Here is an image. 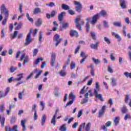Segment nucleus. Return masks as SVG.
<instances>
[{
  "instance_id": "obj_1",
  "label": "nucleus",
  "mask_w": 131,
  "mask_h": 131,
  "mask_svg": "<svg viewBox=\"0 0 131 131\" xmlns=\"http://www.w3.org/2000/svg\"><path fill=\"white\" fill-rule=\"evenodd\" d=\"M107 12L105 10H101L99 13H97L92 16V19L91 21V24L92 25H95L97 23L100 16H103V17H104L105 16H107Z\"/></svg>"
},
{
  "instance_id": "obj_2",
  "label": "nucleus",
  "mask_w": 131,
  "mask_h": 131,
  "mask_svg": "<svg viewBox=\"0 0 131 131\" xmlns=\"http://www.w3.org/2000/svg\"><path fill=\"white\" fill-rule=\"evenodd\" d=\"M0 10L1 14H4L5 15L4 19L2 21V25H6V23L8 21V18L9 17V10L6 8V6L5 4H3L0 7Z\"/></svg>"
},
{
  "instance_id": "obj_3",
  "label": "nucleus",
  "mask_w": 131,
  "mask_h": 131,
  "mask_svg": "<svg viewBox=\"0 0 131 131\" xmlns=\"http://www.w3.org/2000/svg\"><path fill=\"white\" fill-rule=\"evenodd\" d=\"M75 23L76 24L77 28H78L79 30L81 31V26L84 24V22L80 18V17L78 16V17L76 18Z\"/></svg>"
},
{
  "instance_id": "obj_4",
  "label": "nucleus",
  "mask_w": 131,
  "mask_h": 131,
  "mask_svg": "<svg viewBox=\"0 0 131 131\" xmlns=\"http://www.w3.org/2000/svg\"><path fill=\"white\" fill-rule=\"evenodd\" d=\"M32 33V30H30L26 38V42L24 43L25 46H28L30 42L32 41V38H31V34Z\"/></svg>"
},
{
  "instance_id": "obj_5",
  "label": "nucleus",
  "mask_w": 131,
  "mask_h": 131,
  "mask_svg": "<svg viewBox=\"0 0 131 131\" xmlns=\"http://www.w3.org/2000/svg\"><path fill=\"white\" fill-rule=\"evenodd\" d=\"M53 40H54V41H56L55 47H58V45H60V43H61L63 41V38H60V35L58 34H56L53 37Z\"/></svg>"
},
{
  "instance_id": "obj_6",
  "label": "nucleus",
  "mask_w": 131,
  "mask_h": 131,
  "mask_svg": "<svg viewBox=\"0 0 131 131\" xmlns=\"http://www.w3.org/2000/svg\"><path fill=\"white\" fill-rule=\"evenodd\" d=\"M25 53H23L20 56V61H23L24 63L23 65L24 66H25L26 65V63H28L29 62V56L28 55H26Z\"/></svg>"
},
{
  "instance_id": "obj_7",
  "label": "nucleus",
  "mask_w": 131,
  "mask_h": 131,
  "mask_svg": "<svg viewBox=\"0 0 131 131\" xmlns=\"http://www.w3.org/2000/svg\"><path fill=\"white\" fill-rule=\"evenodd\" d=\"M74 5L76 6L75 8V10L77 13H80L82 10V5L79 2L74 1Z\"/></svg>"
},
{
  "instance_id": "obj_8",
  "label": "nucleus",
  "mask_w": 131,
  "mask_h": 131,
  "mask_svg": "<svg viewBox=\"0 0 131 131\" xmlns=\"http://www.w3.org/2000/svg\"><path fill=\"white\" fill-rule=\"evenodd\" d=\"M55 62H56V53H52L51 56V66L52 67H54V65H55Z\"/></svg>"
},
{
  "instance_id": "obj_9",
  "label": "nucleus",
  "mask_w": 131,
  "mask_h": 131,
  "mask_svg": "<svg viewBox=\"0 0 131 131\" xmlns=\"http://www.w3.org/2000/svg\"><path fill=\"white\" fill-rule=\"evenodd\" d=\"M105 110H106V105L102 106L98 113L99 118L102 117V116H103V115H104V114H105Z\"/></svg>"
},
{
  "instance_id": "obj_10",
  "label": "nucleus",
  "mask_w": 131,
  "mask_h": 131,
  "mask_svg": "<svg viewBox=\"0 0 131 131\" xmlns=\"http://www.w3.org/2000/svg\"><path fill=\"white\" fill-rule=\"evenodd\" d=\"M6 131H19L18 130V125H15L13 126V127H9L8 126H6Z\"/></svg>"
},
{
  "instance_id": "obj_11",
  "label": "nucleus",
  "mask_w": 131,
  "mask_h": 131,
  "mask_svg": "<svg viewBox=\"0 0 131 131\" xmlns=\"http://www.w3.org/2000/svg\"><path fill=\"white\" fill-rule=\"evenodd\" d=\"M70 36H72V37H78V36H79V35L78 34V32L74 30H71L70 31Z\"/></svg>"
},
{
  "instance_id": "obj_12",
  "label": "nucleus",
  "mask_w": 131,
  "mask_h": 131,
  "mask_svg": "<svg viewBox=\"0 0 131 131\" xmlns=\"http://www.w3.org/2000/svg\"><path fill=\"white\" fill-rule=\"evenodd\" d=\"M111 125V121H108L106 123H105V125H102L101 126V129H103L104 131H108V128L107 127H108V126H110Z\"/></svg>"
},
{
  "instance_id": "obj_13",
  "label": "nucleus",
  "mask_w": 131,
  "mask_h": 131,
  "mask_svg": "<svg viewBox=\"0 0 131 131\" xmlns=\"http://www.w3.org/2000/svg\"><path fill=\"white\" fill-rule=\"evenodd\" d=\"M98 92H94V94L95 95V98L96 99H99L100 101H101V102H103L104 101V98H103V95L101 94H98Z\"/></svg>"
},
{
  "instance_id": "obj_14",
  "label": "nucleus",
  "mask_w": 131,
  "mask_h": 131,
  "mask_svg": "<svg viewBox=\"0 0 131 131\" xmlns=\"http://www.w3.org/2000/svg\"><path fill=\"white\" fill-rule=\"evenodd\" d=\"M99 45H100V41H97L96 42L95 44H91L90 48H91L92 49L98 50V47H99Z\"/></svg>"
},
{
  "instance_id": "obj_15",
  "label": "nucleus",
  "mask_w": 131,
  "mask_h": 131,
  "mask_svg": "<svg viewBox=\"0 0 131 131\" xmlns=\"http://www.w3.org/2000/svg\"><path fill=\"white\" fill-rule=\"evenodd\" d=\"M91 19L92 18H91V17H88L87 18H86V30L87 32H89L90 31V24L89 23V22L91 21Z\"/></svg>"
},
{
  "instance_id": "obj_16",
  "label": "nucleus",
  "mask_w": 131,
  "mask_h": 131,
  "mask_svg": "<svg viewBox=\"0 0 131 131\" xmlns=\"http://www.w3.org/2000/svg\"><path fill=\"white\" fill-rule=\"evenodd\" d=\"M129 97H130V95H129V94L126 95L124 102H125V103H127V102H128V100H129L128 105H129V107H131V99H129Z\"/></svg>"
},
{
  "instance_id": "obj_17",
  "label": "nucleus",
  "mask_w": 131,
  "mask_h": 131,
  "mask_svg": "<svg viewBox=\"0 0 131 131\" xmlns=\"http://www.w3.org/2000/svg\"><path fill=\"white\" fill-rule=\"evenodd\" d=\"M10 93V88L9 87L7 88L6 89L5 93V94H1L0 95V100L2 99V98H5V97H6V96Z\"/></svg>"
},
{
  "instance_id": "obj_18",
  "label": "nucleus",
  "mask_w": 131,
  "mask_h": 131,
  "mask_svg": "<svg viewBox=\"0 0 131 131\" xmlns=\"http://www.w3.org/2000/svg\"><path fill=\"white\" fill-rule=\"evenodd\" d=\"M65 15H66V13L65 12H62L58 15V19L60 22H62V20H63V17H64V16H65Z\"/></svg>"
},
{
  "instance_id": "obj_19",
  "label": "nucleus",
  "mask_w": 131,
  "mask_h": 131,
  "mask_svg": "<svg viewBox=\"0 0 131 131\" xmlns=\"http://www.w3.org/2000/svg\"><path fill=\"white\" fill-rule=\"evenodd\" d=\"M42 24V19L40 18H39L35 23V25L37 27H39Z\"/></svg>"
},
{
  "instance_id": "obj_20",
  "label": "nucleus",
  "mask_w": 131,
  "mask_h": 131,
  "mask_svg": "<svg viewBox=\"0 0 131 131\" xmlns=\"http://www.w3.org/2000/svg\"><path fill=\"white\" fill-rule=\"evenodd\" d=\"M120 7L122 9H125L126 8V2L125 0H120Z\"/></svg>"
},
{
  "instance_id": "obj_21",
  "label": "nucleus",
  "mask_w": 131,
  "mask_h": 131,
  "mask_svg": "<svg viewBox=\"0 0 131 131\" xmlns=\"http://www.w3.org/2000/svg\"><path fill=\"white\" fill-rule=\"evenodd\" d=\"M26 123V120H23L20 121V124L21 126L23 127V131H26V125H25V123Z\"/></svg>"
},
{
  "instance_id": "obj_22",
  "label": "nucleus",
  "mask_w": 131,
  "mask_h": 131,
  "mask_svg": "<svg viewBox=\"0 0 131 131\" xmlns=\"http://www.w3.org/2000/svg\"><path fill=\"white\" fill-rule=\"evenodd\" d=\"M40 13H41V10L38 7L36 8L33 11V15H36L37 14H39Z\"/></svg>"
},
{
  "instance_id": "obj_23",
  "label": "nucleus",
  "mask_w": 131,
  "mask_h": 131,
  "mask_svg": "<svg viewBox=\"0 0 131 131\" xmlns=\"http://www.w3.org/2000/svg\"><path fill=\"white\" fill-rule=\"evenodd\" d=\"M100 92V86L99 85V82H96L95 89L94 90V93H97Z\"/></svg>"
},
{
  "instance_id": "obj_24",
  "label": "nucleus",
  "mask_w": 131,
  "mask_h": 131,
  "mask_svg": "<svg viewBox=\"0 0 131 131\" xmlns=\"http://www.w3.org/2000/svg\"><path fill=\"white\" fill-rule=\"evenodd\" d=\"M112 35H113V36H115V38H117V39H118V41H120V40H121V37H120V36H119L118 34L115 33V32H113L112 33Z\"/></svg>"
},
{
  "instance_id": "obj_25",
  "label": "nucleus",
  "mask_w": 131,
  "mask_h": 131,
  "mask_svg": "<svg viewBox=\"0 0 131 131\" xmlns=\"http://www.w3.org/2000/svg\"><path fill=\"white\" fill-rule=\"evenodd\" d=\"M47 119V115H43L41 119V125H45V123L46 122V120Z\"/></svg>"
},
{
  "instance_id": "obj_26",
  "label": "nucleus",
  "mask_w": 131,
  "mask_h": 131,
  "mask_svg": "<svg viewBox=\"0 0 131 131\" xmlns=\"http://www.w3.org/2000/svg\"><path fill=\"white\" fill-rule=\"evenodd\" d=\"M23 74H19L17 76H20L19 78H15L13 79V81H20L23 78Z\"/></svg>"
},
{
  "instance_id": "obj_27",
  "label": "nucleus",
  "mask_w": 131,
  "mask_h": 131,
  "mask_svg": "<svg viewBox=\"0 0 131 131\" xmlns=\"http://www.w3.org/2000/svg\"><path fill=\"white\" fill-rule=\"evenodd\" d=\"M120 119V118H119V117H116L115 118V119L114 120V122L115 123V126H117V125H118V124H119Z\"/></svg>"
},
{
  "instance_id": "obj_28",
  "label": "nucleus",
  "mask_w": 131,
  "mask_h": 131,
  "mask_svg": "<svg viewBox=\"0 0 131 131\" xmlns=\"http://www.w3.org/2000/svg\"><path fill=\"white\" fill-rule=\"evenodd\" d=\"M69 64H70V58L68 59L67 61H66V63L62 68V70L63 71H65V70H66V67H67V66H69Z\"/></svg>"
},
{
  "instance_id": "obj_29",
  "label": "nucleus",
  "mask_w": 131,
  "mask_h": 131,
  "mask_svg": "<svg viewBox=\"0 0 131 131\" xmlns=\"http://www.w3.org/2000/svg\"><path fill=\"white\" fill-rule=\"evenodd\" d=\"M61 9L62 10H64L65 11H67L70 9V7H69V6L63 4L61 5Z\"/></svg>"
},
{
  "instance_id": "obj_30",
  "label": "nucleus",
  "mask_w": 131,
  "mask_h": 131,
  "mask_svg": "<svg viewBox=\"0 0 131 131\" xmlns=\"http://www.w3.org/2000/svg\"><path fill=\"white\" fill-rule=\"evenodd\" d=\"M1 120V125L2 127H4L5 126V121L6 120V118L5 117H2V116L0 115V122Z\"/></svg>"
},
{
  "instance_id": "obj_31",
  "label": "nucleus",
  "mask_w": 131,
  "mask_h": 131,
  "mask_svg": "<svg viewBox=\"0 0 131 131\" xmlns=\"http://www.w3.org/2000/svg\"><path fill=\"white\" fill-rule=\"evenodd\" d=\"M40 61H43V58H37L34 62V64L35 65H38V63L40 62Z\"/></svg>"
},
{
  "instance_id": "obj_32",
  "label": "nucleus",
  "mask_w": 131,
  "mask_h": 131,
  "mask_svg": "<svg viewBox=\"0 0 131 131\" xmlns=\"http://www.w3.org/2000/svg\"><path fill=\"white\" fill-rule=\"evenodd\" d=\"M59 73L60 76H62V77H64V76H66V75H67V72H66L65 71L61 70Z\"/></svg>"
},
{
  "instance_id": "obj_33",
  "label": "nucleus",
  "mask_w": 131,
  "mask_h": 131,
  "mask_svg": "<svg viewBox=\"0 0 131 131\" xmlns=\"http://www.w3.org/2000/svg\"><path fill=\"white\" fill-rule=\"evenodd\" d=\"M121 110L123 114H124L127 112V108H126V106L125 105L123 106Z\"/></svg>"
},
{
  "instance_id": "obj_34",
  "label": "nucleus",
  "mask_w": 131,
  "mask_h": 131,
  "mask_svg": "<svg viewBox=\"0 0 131 131\" xmlns=\"http://www.w3.org/2000/svg\"><path fill=\"white\" fill-rule=\"evenodd\" d=\"M69 26V24L68 23H63L62 27L60 28V30H63V28H65L66 29V28H67Z\"/></svg>"
},
{
  "instance_id": "obj_35",
  "label": "nucleus",
  "mask_w": 131,
  "mask_h": 131,
  "mask_svg": "<svg viewBox=\"0 0 131 131\" xmlns=\"http://www.w3.org/2000/svg\"><path fill=\"white\" fill-rule=\"evenodd\" d=\"M60 130L61 131H67V128L66 127V124H62L60 128Z\"/></svg>"
},
{
  "instance_id": "obj_36",
  "label": "nucleus",
  "mask_w": 131,
  "mask_h": 131,
  "mask_svg": "<svg viewBox=\"0 0 131 131\" xmlns=\"http://www.w3.org/2000/svg\"><path fill=\"white\" fill-rule=\"evenodd\" d=\"M89 98H83L81 101L80 104H81V105H83V104H85V103H88V102H89Z\"/></svg>"
},
{
  "instance_id": "obj_37",
  "label": "nucleus",
  "mask_w": 131,
  "mask_h": 131,
  "mask_svg": "<svg viewBox=\"0 0 131 131\" xmlns=\"http://www.w3.org/2000/svg\"><path fill=\"white\" fill-rule=\"evenodd\" d=\"M17 69H18V68L12 66L10 68V72L11 73H13V72H15Z\"/></svg>"
},
{
  "instance_id": "obj_38",
  "label": "nucleus",
  "mask_w": 131,
  "mask_h": 131,
  "mask_svg": "<svg viewBox=\"0 0 131 131\" xmlns=\"http://www.w3.org/2000/svg\"><path fill=\"white\" fill-rule=\"evenodd\" d=\"M114 26H116L117 27H122V26L121 25V22H114L113 23Z\"/></svg>"
},
{
  "instance_id": "obj_39",
  "label": "nucleus",
  "mask_w": 131,
  "mask_h": 131,
  "mask_svg": "<svg viewBox=\"0 0 131 131\" xmlns=\"http://www.w3.org/2000/svg\"><path fill=\"white\" fill-rule=\"evenodd\" d=\"M69 98H70V100L74 101V99H75L76 96H75V95H74L73 93H71L70 94Z\"/></svg>"
},
{
  "instance_id": "obj_40",
  "label": "nucleus",
  "mask_w": 131,
  "mask_h": 131,
  "mask_svg": "<svg viewBox=\"0 0 131 131\" xmlns=\"http://www.w3.org/2000/svg\"><path fill=\"white\" fill-rule=\"evenodd\" d=\"M56 15H57V11L56 10H52L50 14L51 18H54Z\"/></svg>"
},
{
  "instance_id": "obj_41",
  "label": "nucleus",
  "mask_w": 131,
  "mask_h": 131,
  "mask_svg": "<svg viewBox=\"0 0 131 131\" xmlns=\"http://www.w3.org/2000/svg\"><path fill=\"white\" fill-rule=\"evenodd\" d=\"M26 17L30 22H31V23H33V18L30 17V16H29V14L26 13Z\"/></svg>"
},
{
  "instance_id": "obj_42",
  "label": "nucleus",
  "mask_w": 131,
  "mask_h": 131,
  "mask_svg": "<svg viewBox=\"0 0 131 131\" xmlns=\"http://www.w3.org/2000/svg\"><path fill=\"white\" fill-rule=\"evenodd\" d=\"M92 60H93V61H94V63H95V64L96 65H99L100 64V63H101V61H100V60L96 59L94 57L92 58Z\"/></svg>"
},
{
  "instance_id": "obj_43",
  "label": "nucleus",
  "mask_w": 131,
  "mask_h": 131,
  "mask_svg": "<svg viewBox=\"0 0 131 131\" xmlns=\"http://www.w3.org/2000/svg\"><path fill=\"white\" fill-rule=\"evenodd\" d=\"M51 123H52L54 125H56V117H55V116H53V117L51 120Z\"/></svg>"
},
{
  "instance_id": "obj_44",
  "label": "nucleus",
  "mask_w": 131,
  "mask_h": 131,
  "mask_svg": "<svg viewBox=\"0 0 131 131\" xmlns=\"http://www.w3.org/2000/svg\"><path fill=\"white\" fill-rule=\"evenodd\" d=\"M112 80V84L113 86H116V80H115V78H112L111 79Z\"/></svg>"
},
{
  "instance_id": "obj_45",
  "label": "nucleus",
  "mask_w": 131,
  "mask_h": 131,
  "mask_svg": "<svg viewBox=\"0 0 131 131\" xmlns=\"http://www.w3.org/2000/svg\"><path fill=\"white\" fill-rule=\"evenodd\" d=\"M22 25H23V24H22V23H19L16 27L15 30H19V29H20L22 27Z\"/></svg>"
},
{
  "instance_id": "obj_46",
  "label": "nucleus",
  "mask_w": 131,
  "mask_h": 131,
  "mask_svg": "<svg viewBox=\"0 0 131 131\" xmlns=\"http://www.w3.org/2000/svg\"><path fill=\"white\" fill-rule=\"evenodd\" d=\"M131 119V116L129 115V114H126L125 115V117H124V119L125 120H127V119Z\"/></svg>"
},
{
  "instance_id": "obj_47",
  "label": "nucleus",
  "mask_w": 131,
  "mask_h": 131,
  "mask_svg": "<svg viewBox=\"0 0 131 131\" xmlns=\"http://www.w3.org/2000/svg\"><path fill=\"white\" fill-rule=\"evenodd\" d=\"M5 111V104H3L0 105V112L3 113Z\"/></svg>"
},
{
  "instance_id": "obj_48",
  "label": "nucleus",
  "mask_w": 131,
  "mask_h": 131,
  "mask_svg": "<svg viewBox=\"0 0 131 131\" xmlns=\"http://www.w3.org/2000/svg\"><path fill=\"white\" fill-rule=\"evenodd\" d=\"M18 31H15L14 32V34L12 36H11V38L12 39H14L16 37V36H17V35H18Z\"/></svg>"
},
{
  "instance_id": "obj_49",
  "label": "nucleus",
  "mask_w": 131,
  "mask_h": 131,
  "mask_svg": "<svg viewBox=\"0 0 131 131\" xmlns=\"http://www.w3.org/2000/svg\"><path fill=\"white\" fill-rule=\"evenodd\" d=\"M76 67V63L74 62V61L72 62L71 64V69L72 70L73 69H74Z\"/></svg>"
},
{
  "instance_id": "obj_50",
  "label": "nucleus",
  "mask_w": 131,
  "mask_h": 131,
  "mask_svg": "<svg viewBox=\"0 0 131 131\" xmlns=\"http://www.w3.org/2000/svg\"><path fill=\"white\" fill-rule=\"evenodd\" d=\"M124 75H125V76H126L127 78L129 77V78H131V73L126 72L124 73Z\"/></svg>"
},
{
  "instance_id": "obj_51",
  "label": "nucleus",
  "mask_w": 131,
  "mask_h": 131,
  "mask_svg": "<svg viewBox=\"0 0 131 131\" xmlns=\"http://www.w3.org/2000/svg\"><path fill=\"white\" fill-rule=\"evenodd\" d=\"M91 130V123L88 122L86 126V131H90Z\"/></svg>"
},
{
  "instance_id": "obj_52",
  "label": "nucleus",
  "mask_w": 131,
  "mask_h": 131,
  "mask_svg": "<svg viewBox=\"0 0 131 131\" xmlns=\"http://www.w3.org/2000/svg\"><path fill=\"white\" fill-rule=\"evenodd\" d=\"M104 41H105V42H106V43L107 45L111 43V41H110V39H109V38H107V37H104Z\"/></svg>"
},
{
  "instance_id": "obj_53",
  "label": "nucleus",
  "mask_w": 131,
  "mask_h": 131,
  "mask_svg": "<svg viewBox=\"0 0 131 131\" xmlns=\"http://www.w3.org/2000/svg\"><path fill=\"white\" fill-rule=\"evenodd\" d=\"M80 56V57H81V58H85V57H86V58H88V57H89V55H86L85 53H84V52H81Z\"/></svg>"
},
{
  "instance_id": "obj_54",
  "label": "nucleus",
  "mask_w": 131,
  "mask_h": 131,
  "mask_svg": "<svg viewBox=\"0 0 131 131\" xmlns=\"http://www.w3.org/2000/svg\"><path fill=\"white\" fill-rule=\"evenodd\" d=\"M46 6L50 7V8H53V7H55V3L51 2L49 4H47Z\"/></svg>"
},
{
  "instance_id": "obj_55",
  "label": "nucleus",
  "mask_w": 131,
  "mask_h": 131,
  "mask_svg": "<svg viewBox=\"0 0 131 131\" xmlns=\"http://www.w3.org/2000/svg\"><path fill=\"white\" fill-rule=\"evenodd\" d=\"M68 13L69 14H70V15H75V12H74V11H73V10L72 9H70L68 10Z\"/></svg>"
},
{
  "instance_id": "obj_56",
  "label": "nucleus",
  "mask_w": 131,
  "mask_h": 131,
  "mask_svg": "<svg viewBox=\"0 0 131 131\" xmlns=\"http://www.w3.org/2000/svg\"><path fill=\"white\" fill-rule=\"evenodd\" d=\"M42 39V32L40 31L39 35V41H41V39Z\"/></svg>"
},
{
  "instance_id": "obj_57",
  "label": "nucleus",
  "mask_w": 131,
  "mask_h": 131,
  "mask_svg": "<svg viewBox=\"0 0 131 131\" xmlns=\"http://www.w3.org/2000/svg\"><path fill=\"white\" fill-rule=\"evenodd\" d=\"M37 53H38V49H35L33 52V56L34 57L36 56V55H37Z\"/></svg>"
},
{
  "instance_id": "obj_58",
  "label": "nucleus",
  "mask_w": 131,
  "mask_h": 131,
  "mask_svg": "<svg viewBox=\"0 0 131 131\" xmlns=\"http://www.w3.org/2000/svg\"><path fill=\"white\" fill-rule=\"evenodd\" d=\"M79 50H80V46H78L76 49V50H75V52L74 54L75 55H76V54L77 53H78V51H79Z\"/></svg>"
},
{
  "instance_id": "obj_59",
  "label": "nucleus",
  "mask_w": 131,
  "mask_h": 131,
  "mask_svg": "<svg viewBox=\"0 0 131 131\" xmlns=\"http://www.w3.org/2000/svg\"><path fill=\"white\" fill-rule=\"evenodd\" d=\"M22 94H23V92L18 93V98L19 100H22V99H23V95H22Z\"/></svg>"
},
{
  "instance_id": "obj_60",
  "label": "nucleus",
  "mask_w": 131,
  "mask_h": 131,
  "mask_svg": "<svg viewBox=\"0 0 131 131\" xmlns=\"http://www.w3.org/2000/svg\"><path fill=\"white\" fill-rule=\"evenodd\" d=\"M86 59H88V57H86V56H85V57L82 58L80 61L81 64H83V63L85 62V60H86Z\"/></svg>"
},
{
  "instance_id": "obj_61",
  "label": "nucleus",
  "mask_w": 131,
  "mask_h": 131,
  "mask_svg": "<svg viewBox=\"0 0 131 131\" xmlns=\"http://www.w3.org/2000/svg\"><path fill=\"white\" fill-rule=\"evenodd\" d=\"M91 36L94 40H96L97 39V38L96 37V34L95 33L93 32L91 33Z\"/></svg>"
},
{
  "instance_id": "obj_62",
  "label": "nucleus",
  "mask_w": 131,
  "mask_h": 131,
  "mask_svg": "<svg viewBox=\"0 0 131 131\" xmlns=\"http://www.w3.org/2000/svg\"><path fill=\"white\" fill-rule=\"evenodd\" d=\"M42 71H39L37 74L35 76V78H38V77L39 76V75H40V74H41Z\"/></svg>"
},
{
  "instance_id": "obj_63",
  "label": "nucleus",
  "mask_w": 131,
  "mask_h": 131,
  "mask_svg": "<svg viewBox=\"0 0 131 131\" xmlns=\"http://www.w3.org/2000/svg\"><path fill=\"white\" fill-rule=\"evenodd\" d=\"M103 25L105 28H108L109 27V26L108 25V23L105 20L103 21Z\"/></svg>"
},
{
  "instance_id": "obj_64",
  "label": "nucleus",
  "mask_w": 131,
  "mask_h": 131,
  "mask_svg": "<svg viewBox=\"0 0 131 131\" xmlns=\"http://www.w3.org/2000/svg\"><path fill=\"white\" fill-rule=\"evenodd\" d=\"M73 100H70L69 101L66 105V106L67 107V106H70V105H72L73 104Z\"/></svg>"
}]
</instances>
